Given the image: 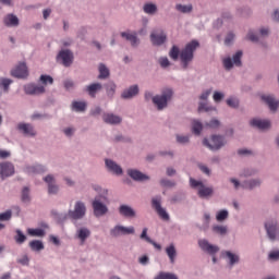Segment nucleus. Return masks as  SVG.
I'll return each instance as SVG.
<instances>
[{"mask_svg":"<svg viewBox=\"0 0 279 279\" xmlns=\"http://www.w3.org/2000/svg\"><path fill=\"white\" fill-rule=\"evenodd\" d=\"M198 169L202 171V173H205V175H210V168H208L204 163H198Z\"/></svg>","mask_w":279,"mask_h":279,"instance_id":"69168bd1","label":"nucleus"},{"mask_svg":"<svg viewBox=\"0 0 279 279\" xmlns=\"http://www.w3.org/2000/svg\"><path fill=\"white\" fill-rule=\"evenodd\" d=\"M269 260H279V251H272L268 255Z\"/></svg>","mask_w":279,"mask_h":279,"instance_id":"774afa93","label":"nucleus"},{"mask_svg":"<svg viewBox=\"0 0 279 279\" xmlns=\"http://www.w3.org/2000/svg\"><path fill=\"white\" fill-rule=\"evenodd\" d=\"M190 185L192 189H197V195L201 199H209L215 195L213 186H206L204 182L190 178Z\"/></svg>","mask_w":279,"mask_h":279,"instance_id":"39448f33","label":"nucleus"},{"mask_svg":"<svg viewBox=\"0 0 279 279\" xmlns=\"http://www.w3.org/2000/svg\"><path fill=\"white\" fill-rule=\"evenodd\" d=\"M24 171L28 175H36V174H40V173H46L47 167H45L43 165L26 166Z\"/></svg>","mask_w":279,"mask_h":279,"instance_id":"a878e982","label":"nucleus"},{"mask_svg":"<svg viewBox=\"0 0 279 279\" xmlns=\"http://www.w3.org/2000/svg\"><path fill=\"white\" fill-rule=\"evenodd\" d=\"M105 167L113 175H123V168L112 159H105Z\"/></svg>","mask_w":279,"mask_h":279,"instance_id":"f3484780","label":"nucleus"},{"mask_svg":"<svg viewBox=\"0 0 279 279\" xmlns=\"http://www.w3.org/2000/svg\"><path fill=\"white\" fill-rule=\"evenodd\" d=\"M98 71H99V75H98L99 80H107V77H110V70L108 69V66H106V64L100 63Z\"/></svg>","mask_w":279,"mask_h":279,"instance_id":"c9c22d12","label":"nucleus"},{"mask_svg":"<svg viewBox=\"0 0 279 279\" xmlns=\"http://www.w3.org/2000/svg\"><path fill=\"white\" fill-rule=\"evenodd\" d=\"M108 191H105L101 195H96L92 202V208L94 210L95 217H104L108 215Z\"/></svg>","mask_w":279,"mask_h":279,"instance_id":"7ed1b4c3","label":"nucleus"},{"mask_svg":"<svg viewBox=\"0 0 279 279\" xmlns=\"http://www.w3.org/2000/svg\"><path fill=\"white\" fill-rule=\"evenodd\" d=\"M221 254H222V258L229 259V267H234V265L239 264L241 260V257H239V255L230 251H223Z\"/></svg>","mask_w":279,"mask_h":279,"instance_id":"c85d7f7f","label":"nucleus"},{"mask_svg":"<svg viewBox=\"0 0 279 279\" xmlns=\"http://www.w3.org/2000/svg\"><path fill=\"white\" fill-rule=\"evenodd\" d=\"M84 217H86V203L82 201H76L74 209H69L68 213H54V219L60 226L66 223L69 219L72 223H75L76 221L84 219Z\"/></svg>","mask_w":279,"mask_h":279,"instance_id":"f03ea898","label":"nucleus"},{"mask_svg":"<svg viewBox=\"0 0 279 279\" xmlns=\"http://www.w3.org/2000/svg\"><path fill=\"white\" fill-rule=\"evenodd\" d=\"M44 182L48 184V195H58L60 186L56 184V178H53V174L46 175L44 178Z\"/></svg>","mask_w":279,"mask_h":279,"instance_id":"2eb2a0df","label":"nucleus"},{"mask_svg":"<svg viewBox=\"0 0 279 279\" xmlns=\"http://www.w3.org/2000/svg\"><path fill=\"white\" fill-rule=\"evenodd\" d=\"M90 236V230L88 228H81L77 231V239L81 241V245H84L86 243V239Z\"/></svg>","mask_w":279,"mask_h":279,"instance_id":"2f4dec72","label":"nucleus"},{"mask_svg":"<svg viewBox=\"0 0 279 279\" xmlns=\"http://www.w3.org/2000/svg\"><path fill=\"white\" fill-rule=\"evenodd\" d=\"M223 97H226L223 95V93H220V92L214 93V101H216V104H219V101H221V99H223Z\"/></svg>","mask_w":279,"mask_h":279,"instance_id":"338daca9","label":"nucleus"},{"mask_svg":"<svg viewBox=\"0 0 279 279\" xmlns=\"http://www.w3.org/2000/svg\"><path fill=\"white\" fill-rule=\"evenodd\" d=\"M198 47L199 41L195 39L186 44L181 51L180 47L174 45L169 51V58L173 60V62H178L180 59L182 69L186 70L189 69V64L193 62V59L195 58V51H197Z\"/></svg>","mask_w":279,"mask_h":279,"instance_id":"f257e3e1","label":"nucleus"},{"mask_svg":"<svg viewBox=\"0 0 279 279\" xmlns=\"http://www.w3.org/2000/svg\"><path fill=\"white\" fill-rule=\"evenodd\" d=\"M102 88L104 85H101V83H92L85 87V93L95 99V97H97V93H101Z\"/></svg>","mask_w":279,"mask_h":279,"instance_id":"412c9836","label":"nucleus"},{"mask_svg":"<svg viewBox=\"0 0 279 279\" xmlns=\"http://www.w3.org/2000/svg\"><path fill=\"white\" fill-rule=\"evenodd\" d=\"M198 246L201 250H203L206 254H209V256H213V263L214 265L217 264V256L219 252V246L208 243V240H199Z\"/></svg>","mask_w":279,"mask_h":279,"instance_id":"6e6552de","label":"nucleus"},{"mask_svg":"<svg viewBox=\"0 0 279 279\" xmlns=\"http://www.w3.org/2000/svg\"><path fill=\"white\" fill-rule=\"evenodd\" d=\"M242 58H243V51L239 50L233 54L231 60L233 64H235V66H241L243 64L241 61Z\"/></svg>","mask_w":279,"mask_h":279,"instance_id":"a18cd8bd","label":"nucleus"},{"mask_svg":"<svg viewBox=\"0 0 279 279\" xmlns=\"http://www.w3.org/2000/svg\"><path fill=\"white\" fill-rule=\"evenodd\" d=\"M174 8L177 12H180V14H191V12H193L192 3H189V4L177 3Z\"/></svg>","mask_w":279,"mask_h":279,"instance_id":"7c9ffc66","label":"nucleus"},{"mask_svg":"<svg viewBox=\"0 0 279 279\" xmlns=\"http://www.w3.org/2000/svg\"><path fill=\"white\" fill-rule=\"evenodd\" d=\"M211 141V144H210ZM210 141L208 138L203 140L204 147L210 149V151H219L221 147H226L228 142L226 141V136L223 135H211Z\"/></svg>","mask_w":279,"mask_h":279,"instance_id":"423d86ee","label":"nucleus"},{"mask_svg":"<svg viewBox=\"0 0 279 279\" xmlns=\"http://www.w3.org/2000/svg\"><path fill=\"white\" fill-rule=\"evenodd\" d=\"M21 199L24 204H29V202H32V196H29V187L28 186L23 187Z\"/></svg>","mask_w":279,"mask_h":279,"instance_id":"c03bdc74","label":"nucleus"},{"mask_svg":"<svg viewBox=\"0 0 279 279\" xmlns=\"http://www.w3.org/2000/svg\"><path fill=\"white\" fill-rule=\"evenodd\" d=\"M262 101L268 106L270 112H277L279 108V101L276 100V97L274 95H262L260 96Z\"/></svg>","mask_w":279,"mask_h":279,"instance_id":"dca6fc26","label":"nucleus"},{"mask_svg":"<svg viewBox=\"0 0 279 279\" xmlns=\"http://www.w3.org/2000/svg\"><path fill=\"white\" fill-rule=\"evenodd\" d=\"M29 247L33 252H40L45 250V244L40 240H33L29 242Z\"/></svg>","mask_w":279,"mask_h":279,"instance_id":"4c0bfd02","label":"nucleus"},{"mask_svg":"<svg viewBox=\"0 0 279 279\" xmlns=\"http://www.w3.org/2000/svg\"><path fill=\"white\" fill-rule=\"evenodd\" d=\"M12 219V210H7L0 214V221H10Z\"/></svg>","mask_w":279,"mask_h":279,"instance_id":"6e6d98bb","label":"nucleus"},{"mask_svg":"<svg viewBox=\"0 0 279 279\" xmlns=\"http://www.w3.org/2000/svg\"><path fill=\"white\" fill-rule=\"evenodd\" d=\"M105 88L109 99H112V97H114V93H117V84H114V82H109L105 85Z\"/></svg>","mask_w":279,"mask_h":279,"instance_id":"e433bc0d","label":"nucleus"},{"mask_svg":"<svg viewBox=\"0 0 279 279\" xmlns=\"http://www.w3.org/2000/svg\"><path fill=\"white\" fill-rule=\"evenodd\" d=\"M14 163L10 161H4L0 163V178L5 180V178H12L14 175Z\"/></svg>","mask_w":279,"mask_h":279,"instance_id":"f8f14e48","label":"nucleus"},{"mask_svg":"<svg viewBox=\"0 0 279 279\" xmlns=\"http://www.w3.org/2000/svg\"><path fill=\"white\" fill-rule=\"evenodd\" d=\"M12 77H17V80H25L29 75L27 71V64L25 62L20 63L15 69L11 71Z\"/></svg>","mask_w":279,"mask_h":279,"instance_id":"4468645a","label":"nucleus"},{"mask_svg":"<svg viewBox=\"0 0 279 279\" xmlns=\"http://www.w3.org/2000/svg\"><path fill=\"white\" fill-rule=\"evenodd\" d=\"M126 173L131 180H134V182H147V180H149V175L136 169H129Z\"/></svg>","mask_w":279,"mask_h":279,"instance_id":"a211bd4d","label":"nucleus"},{"mask_svg":"<svg viewBox=\"0 0 279 279\" xmlns=\"http://www.w3.org/2000/svg\"><path fill=\"white\" fill-rule=\"evenodd\" d=\"M228 210L222 209L218 211V214L216 215V219L217 221H226V219H228Z\"/></svg>","mask_w":279,"mask_h":279,"instance_id":"603ef678","label":"nucleus"},{"mask_svg":"<svg viewBox=\"0 0 279 279\" xmlns=\"http://www.w3.org/2000/svg\"><path fill=\"white\" fill-rule=\"evenodd\" d=\"M227 106H229V108H239V100L238 98L234 97H230L227 99Z\"/></svg>","mask_w":279,"mask_h":279,"instance_id":"5fc2aeb1","label":"nucleus"},{"mask_svg":"<svg viewBox=\"0 0 279 279\" xmlns=\"http://www.w3.org/2000/svg\"><path fill=\"white\" fill-rule=\"evenodd\" d=\"M213 232L220 234V236H226L228 234V227L216 225L213 227Z\"/></svg>","mask_w":279,"mask_h":279,"instance_id":"79ce46f5","label":"nucleus"},{"mask_svg":"<svg viewBox=\"0 0 279 279\" xmlns=\"http://www.w3.org/2000/svg\"><path fill=\"white\" fill-rule=\"evenodd\" d=\"M134 227L116 226L111 229L110 234L111 236H121V234H134Z\"/></svg>","mask_w":279,"mask_h":279,"instance_id":"aec40b11","label":"nucleus"},{"mask_svg":"<svg viewBox=\"0 0 279 279\" xmlns=\"http://www.w3.org/2000/svg\"><path fill=\"white\" fill-rule=\"evenodd\" d=\"M15 232H16V235L14 236L15 243H17V245H23V243L27 241V236L20 229H17Z\"/></svg>","mask_w":279,"mask_h":279,"instance_id":"a19ab883","label":"nucleus"},{"mask_svg":"<svg viewBox=\"0 0 279 279\" xmlns=\"http://www.w3.org/2000/svg\"><path fill=\"white\" fill-rule=\"evenodd\" d=\"M162 197L156 196L151 198V207L156 210L157 215L163 219V221H169V214L167 209L162 208Z\"/></svg>","mask_w":279,"mask_h":279,"instance_id":"9d476101","label":"nucleus"},{"mask_svg":"<svg viewBox=\"0 0 279 279\" xmlns=\"http://www.w3.org/2000/svg\"><path fill=\"white\" fill-rule=\"evenodd\" d=\"M219 125H221V122L217 119H213L207 123V128H211L213 130L219 128Z\"/></svg>","mask_w":279,"mask_h":279,"instance_id":"e2e57ef3","label":"nucleus"},{"mask_svg":"<svg viewBox=\"0 0 279 279\" xmlns=\"http://www.w3.org/2000/svg\"><path fill=\"white\" fill-rule=\"evenodd\" d=\"M177 143H179V145H189V143H191V136L178 134Z\"/></svg>","mask_w":279,"mask_h":279,"instance_id":"09e8293b","label":"nucleus"},{"mask_svg":"<svg viewBox=\"0 0 279 279\" xmlns=\"http://www.w3.org/2000/svg\"><path fill=\"white\" fill-rule=\"evenodd\" d=\"M75 60V54L71 51V49H61L56 56L57 64H61L69 69V66L73 65Z\"/></svg>","mask_w":279,"mask_h":279,"instance_id":"0eeeda50","label":"nucleus"},{"mask_svg":"<svg viewBox=\"0 0 279 279\" xmlns=\"http://www.w3.org/2000/svg\"><path fill=\"white\" fill-rule=\"evenodd\" d=\"M235 35L232 32H229L227 34V37L225 38V45H232V43L234 41Z\"/></svg>","mask_w":279,"mask_h":279,"instance_id":"052dcab7","label":"nucleus"},{"mask_svg":"<svg viewBox=\"0 0 279 279\" xmlns=\"http://www.w3.org/2000/svg\"><path fill=\"white\" fill-rule=\"evenodd\" d=\"M63 86H64L65 90H73V88H75V83L71 80H65L63 82Z\"/></svg>","mask_w":279,"mask_h":279,"instance_id":"bf43d9fd","label":"nucleus"},{"mask_svg":"<svg viewBox=\"0 0 279 279\" xmlns=\"http://www.w3.org/2000/svg\"><path fill=\"white\" fill-rule=\"evenodd\" d=\"M140 92L138 85H132L122 92L121 97L122 99H133Z\"/></svg>","mask_w":279,"mask_h":279,"instance_id":"bb28decb","label":"nucleus"},{"mask_svg":"<svg viewBox=\"0 0 279 279\" xmlns=\"http://www.w3.org/2000/svg\"><path fill=\"white\" fill-rule=\"evenodd\" d=\"M204 130V124H202L198 120L192 121V132L196 136H199L202 134V131Z\"/></svg>","mask_w":279,"mask_h":279,"instance_id":"58836bf2","label":"nucleus"},{"mask_svg":"<svg viewBox=\"0 0 279 279\" xmlns=\"http://www.w3.org/2000/svg\"><path fill=\"white\" fill-rule=\"evenodd\" d=\"M119 215L126 219H134V217H136V210H134L130 205H120Z\"/></svg>","mask_w":279,"mask_h":279,"instance_id":"b1692460","label":"nucleus"},{"mask_svg":"<svg viewBox=\"0 0 279 279\" xmlns=\"http://www.w3.org/2000/svg\"><path fill=\"white\" fill-rule=\"evenodd\" d=\"M264 226L268 239L270 241H279L278 221L271 219L266 221Z\"/></svg>","mask_w":279,"mask_h":279,"instance_id":"1a4fd4ad","label":"nucleus"},{"mask_svg":"<svg viewBox=\"0 0 279 279\" xmlns=\"http://www.w3.org/2000/svg\"><path fill=\"white\" fill-rule=\"evenodd\" d=\"M250 125L252 128H256L257 130H269V128H271V121L255 118L250 121Z\"/></svg>","mask_w":279,"mask_h":279,"instance_id":"5701e85b","label":"nucleus"},{"mask_svg":"<svg viewBox=\"0 0 279 279\" xmlns=\"http://www.w3.org/2000/svg\"><path fill=\"white\" fill-rule=\"evenodd\" d=\"M25 95H45L46 89L44 85H37L36 83H28L24 85Z\"/></svg>","mask_w":279,"mask_h":279,"instance_id":"ddd939ff","label":"nucleus"},{"mask_svg":"<svg viewBox=\"0 0 279 279\" xmlns=\"http://www.w3.org/2000/svg\"><path fill=\"white\" fill-rule=\"evenodd\" d=\"M155 279H178L173 272H160Z\"/></svg>","mask_w":279,"mask_h":279,"instance_id":"8fccbe9b","label":"nucleus"},{"mask_svg":"<svg viewBox=\"0 0 279 279\" xmlns=\"http://www.w3.org/2000/svg\"><path fill=\"white\" fill-rule=\"evenodd\" d=\"M121 38H125L129 43H131L132 47H138L141 39H138V34L136 32H122L120 33Z\"/></svg>","mask_w":279,"mask_h":279,"instance_id":"4be33fe9","label":"nucleus"},{"mask_svg":"<svg viewBox=\"0 0 279 279\" xmlns=\"http://www.w3.org/2000/svg\"><path fill=\"white\" fill-rule=\"evenodd\" d=\"M246 38L251 40V43H258V36L254 34V31H248Z\"/></svg>","mask_w":279,"mask_h":279,"instance_id":"680f3d73","label":"nucleus"},{"mask_svg":"<svg viewBox=\"0 0 279 279\" xmlns=\"http://www.w3.org/2000/svg\"><path fill=\"white\" fill-rule=\"evenodd\" d=\"M102 121L108 125H119L123 119L114 113H104Z\"/></svg>","mask_w":279,"mask_h":279,"instance_id":"393cba45","label":"nucleus"},{"mask_svg":"<svg viewBox=\"0 0 279 279\" xmlns=\"http://www.w3.org/2000/svg\"><path fill=\"white\" fill-rule=\"evenodd\" d=\"M171 99H173V89L165 88L161 90V95L153 97V104L156 106L157 110H165V108L169 106Z\"/></svg>","mask_w":279,"mask_h":279,"instance_id":"20e7f679","label":"nucleus"},{"mask_svg":"<svg viewBox=\"0 0 279 279\" xmlns=\"http://www.w3.org/2000/svg\"><path fill=\"white\" fill-rule=\"evenodd\" d=\"M28 234L31 236H45V231L43 229H28Z\"/></svg>","mask_w":279,"mask_h":279,"instance_id":"864d4df0","label":"nucleus"},{"mask_svg":"<svg viewBox=\"0 0 279 279\" xmlns=\"http://www.w3.org/2000/svg\"><path fill=\"white\" fill-rule=\"evenodd\" d=\"M203 110L205 112H210V110H213V107H208V102L206 101H201L198 104V112H202Z\"/></svg>","mask_w":279,"mask_h":279,"instance_id":"4d7b16f0","label":"nucleus"},{"mask_svg":"<svg viewBox=\"0 0 279 279\" xmlns=\"http://www.w3.org/2000/svg\"><path fill=\"white\" fill-rule=\"evenodd\" d=\"M143 10H144L145 14H149L150 16H154V14H156V12H158V5H156L151 2H148V3L144 4Z\"/></svg>","mask_w":279,"mask_h":279,"instance_id":"f704fd0d","label":"nucleus"},{"mask_svg":"<svg viewBox=\"0 0 279 279\" xmlns=\"http://www.w3.org/2000/svg\"><path fill=\"white\" fill-rule=\"evenodd\" d=\"M12 78L1 77L0 78V88L3 89V93H10V85L13 83Z\"/></svg>","mask_w":279,"mask_h":279,"instance_id":"ea45409f","label":"nucleus"},{"mask_svg":"<svg viewBox=\"0 0 279 279\" xmlns=\"http://www.w3.org/2000/svg\"><path fill=\"white\" fill-rule=\"evenodd\" d=\"M256 173H258V170L254 168H245L240 175L241 178H252V175H256Z\"/></svg>","mask_w":279,"mask_h":279,"instance_id":"de8ad7c7","label":"nucleus"},{"mask_svg":"<svg viewBox=\"0 0 279 279\" xmlns=\"http://www.w3.org/2000/svg\"><path fill=\"white\" fill-rule=\"evenodd\" d=\"M159 64H160L161 69H167V66H171V61H169V58H167V57H160Z\"/></svg>","mask_w":279,"mask_h":279,"instance_id":"13d9d810","label":"nucleus"},{"mask_svg":"<svg viewBox=\"0 0 279 279\" xmlns=\"http://www.w3.org/2000/svg\"><path fill=\"white\" fill-rule=\"evenodd\" d=\"M140 239L144 240L146 243H151V238L147 235V228L143 229Z\"/></svg>","mask_w":279,"mask_h":279,"instance_id":"0e129e2a","label":"nucleus"},{"mask_svg":"<svg viewBox=\"0 0 279 279\" xmlns=\"http://www.w3.org/2000/svg\"><path fill=\"white\" fill-rule=\"evenodd\" d=\"M263 184L260 179H251L242 182L241 187L247 191H254V189H258Z\"/></svg>","mask_w":279,"mask_h":279,"instance_id":"cd10ccee","label":"nucleus"},{"mask_svg":"<svg viewBox=\"0 0 279 279\" xmlns=\"http://www.w3.org/2000/svg\"><path fill=\"white\" fill-rule=\"evenodd\" d=\"M150 43L154 47H162L167 43V33L163 29L154 31L150 34Z\"/></svg>","mask_w":279,"mask_h":279,"instance_id":"9b49d317","label":"nucleus"},{"mask_svg":"<svg viewBox=\"0 0 279 279\" xmlns=\"http://www.w3.org/2000/svg\"><path fill=\"white\" fill-rule=\"evenodd\" d=\"M86 102L85 101H72L71 108L74 112H86Z\"/></svg>","mask_w":279,"mask_h":279,"instance_id":"473e14b6","label":"nucleus"},{"mask_svg":"<svg viewBox=\"0 0 279 279\" xmlns=\"http://www.w3.org/2000/svg\"><path fill=\"white\" fill-rule=\"evenodd\" d=\"M39 82L40 84H43V86H47V85H52L53 84V77L51 75H47V74H41L39 77Z\"/></svg>","mask_w":279,"mask_h":279,"instance_id":"37998d69","label":"nucleus"},{"mask_svg":"<svg viewBox=\"0 0 279 279\" xmlns=\"http://www.w3.org/2000/svg\"><path fill=\"white\" fill-rule=\"evenodd\" d=\"M166 254L168 258H170V263L173 265V263H175V256H178V252L175 251V245L170 244L168 247H166Z\"/></svg>","mask_w":279,"mask_h":279,"instance_id":"72a5a7b5","label":"nucleus"},{"mask_svg":"<svg viewBox=\"0 0 279 279\" xmlns=\"http://www.w3.org/2000/svg\"><path fill=\"white\" fill-rule=\"evenodd\" d=\"M3 23L5 27H19L20 21L16 15L10 13L4 17Z\"/></svg>","mask_w":279,"mask_h":279,"instance_id":"c756f323","label":"nucleus"},{"mask_svg":"<svg viewBox=\"0 0 279 279\" xmlns=\"http://www.w3.org/2000/svg\"><path fill=\"white\" fill-rule=\"evenodd\" d=\"M159 184L162 186V189H173V186H175V181L163 178L159 181Z\"/></svg>","mask_w":279,"mask_h":279,"instance_id":"49530a36","label":"nucleus"},{"mask_svg":"<svg viewBox=\"0 0 279 279\" xmlns=\"http://www.w3.org/2000/svg\"><path fill=\"white\" fill-rule=\"evenodd\" d=\"M17 130L19 132H21L22 134H24V136H31L34 137L36 136V129L34 128V125L29 124V123H19L17 124Z\"/></svg>","mask_w":279,"mask_h":279,"instance_id":"6ab92c4d","label":"nucleus"},{"mask_svg":"<svg viewBox=\"0 0 279 279\" xmlns=\"http://www.w3.org/2000/svg\"><path fill=\"white\" fill-rule=\"evenodd\" d=\"M222 64H223L226 71H231L234 66L232 58H230V57L225 58L223 61H222Z\"/></svg>","mask_w":279,"mask_h":279,"instance_id":"3c124183","label":"nucleus"}]
</instances>
